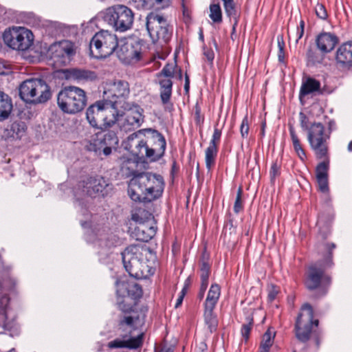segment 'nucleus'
<instances>
[{
	"label": "nucleus",
	"mask_w": 352,
	"mask_h": 352,
	"mask_svg": "<svg viewBox=\"0 0 352 352\" xmlns=\"http://www.w3.org/2000/svg\"><path fill=\"white\" fill-rule=\"evenodd\" d=\"M19 96L29 104H42L52 97L50 87L42 78H30L21 83L19 87Z\"/></svg>",
	"instance_id": "nucleus-7"
},
{
	"label": "nucleus",
	"mask_w": 352,
	"mask_h": 352,
	"mask_svg": "<svg viewBox=\"0 0 352 352\" xmlns=\"http://www.w3.org/2000/svg\"><path fill=\"white\" fill-rule=\"evenodd\" d=\"M304 34V30L302 29H298L296 30V42H298L303 36Z\"/></svg>",
	"instance_id": "nucleus-62"
},
{
	"label": "nucleus",
	"mask_w": 352,
	"mask_h": 352,
	"mask_svg": "<svg viewBox=\"0 0 352 352\" xmlns=\"http://www.w3.org/2000/svg\"><path fill=\"white\" fill-rule=\"evenodd\" d=\"M325 247L328 251L326 256L322 259L309 265L304 275L305 287L309 292H316V298L327 294L331 282V277L325 272L333 265L332 252L336 248V244L326 243Z\"/></svg>",
	"instance_id": "nucleus-3"
},
{
	"label": "nucleus",
	"mask_w": 352,
	"mask_h": 352,
	"mask_svg": "<svg viewBox=\"0 0 352 352\" xmlns=\"http://www.w3.org/2000/svg\"><path fill=\"white\" fill-rule=\"evenodd\" d=\"M228 17L234 20L232 30L234 31L239 23V13L234 0H221Z\"/></svg>",
	"instance_id": "nucleus-30"
},
{
	"label": "nucleus",
	"mask_w": 352,
	"mask_h": 352,
	"mask_svg": "<svg viewBox=\"0 0 352 352\" xmlns=\"http://www.w3.org/2000/svg\"><path fill=\"white\" fill-rule=\"evenodd\" d=\"M300 125L303 131H308L310 129L309 118L303 112L299 113Z\"/></svg>",
	"instance_id": "nucleus-48"
},
{
	"label": "nucleus",
	"mask_w": 352,
	"mask_h": 352,
	"mask_svg": "<svg viewBox=\"0 0 352 352\" xmlns=\"http://www.w3.org/2000/svg\"><path fill=\"white\" fill-rule=\"evenodd\" d=\"M315 12L316 16L322 20H325L328 17L327 10L324 6L322 3H318L315 7Z\"/></svg>",
	"instance_id": "nucleus-47"
},
{
	"label": "nucleus",
	"mask_w": 352,
	"mask_h": 352,
	"mask_svg": "<svg viewBox=\"0 0 352 352\" xmlns=\"http://www.w3.org/2000/svg\"><path fill=\"white\" fill-rule=\"evenodd\" d=\"M206 291V288L200 287L199 291V293H198V295H197V297H198V298L199 300H202L203 299Z\"/></svg>",
	"instance_id": "nucleus-61"
},
{
	"label": "nucleus",
	"mask_w": 352,
	"mask_h": 352,
	"mask_svg": "<svg viewBox=\"0 0 352 352\" xmlns=\"http://www.w3.org/2000/svg\"><path fill=\"white\" fill-rule=\"evenodd\" d=\"M190 285H191V278H190V277H188L184 282V287L188 289L189 287L190 286Z\"/></svg>",
	"instance_id": "nucleus-64"
},
{
	"label": "nucleus",
	"mask_w": 352,
	"mask_h": 352,
	"mask_svg": "<svg viewBox=\"0 0 352 352\" xmlns=\"http://www.w3.org/2000/svg\"><path fill=\"white\" fill-rule=\"evenodd\" d=\"M316 179L320 190L323 192H327L329 190L328 177H316Z\"/></svg>",
	"instance_id": "nucleus-51"
},
{
	"label": "nucleus",
	"mask_w": 352,
	"mask_h": 352,
	"mask_svg": "<svg viewBox=\"0 0 352 352\" xmlns=\"http://www.w3.org/2000/svg\"><path fill=\"white\" fill-rule=\"evenodd\" d=\"M65 73L68 79H72L78 82L93 81L97 79L96 72L87 69L72 68L67 69Z\"/></svg>",
	"instance_id": "nucleus-28"
},
{
	"label": "nucleus",
	"mask_w": 352,
	"mask_h": 352,
	"mask_svg": "<svg viewBox=\"0 0 352 352\" xmlns=\"http://www.w3.org/2000/svg\"><path fill=\"white\" fill-rule=\"evenodd\" d=\"M218 153V148L208 146L205 151L206 166L208 171H210L211 168L214 166L216 158Z\"/></svg>",
	"instance_id": "nucleus-34"
},
{
	"label": "nucleus",
	"mask_w": 352,
	"mask_h": 352,
	"mask_svg": "<svg viewBox=\"0 0 352 352\" xmlns=\"http://www.w3.org/2000/svg\"><path fill=\"white\" fill-rule=\"evenodd\" d=\"M121 124V129L125 131H132L140 127L144 122V110L138 104H131V109Z\"/></svg>",
	"instance_id": "nucleus-25"
},
{
	"label": "nucleus",
	"mask_w": 352,
	"mask_h": 352,
	"mask_svg": "<svg viewBox=\"0 0 352 352\" xmlns=\"http://www.w3.org/2000/svg\"><path fill=\"white\" fill-rule=\"evenodd\" d=\"M285 50H278V58L279 63L286 65V61L285 58Z\"/></svg>",
	"instance_id": "nucleus-57"
},
{
	"label": "nucleus",
	"mask_w": 352,
	"mask_h": 352,
	"mask_svg": "<svg viewBox=\"0 0 352 352\" xmlns=\"http://www.w3.org/2000/svg\"><path fill=\"white\" fill-rule=\"evenodd\" d=\"M79 187L85 195L92 198L105 197L113 190L112 184L100 175L86 177L80 182Z\"/></svg>",
	"instance_id": "nucleus-17"
},
{
	"label": "nucleus",
	"mask_w": 352,
	"mask_h": 352,
	"mask_svg": "<svg viewBox=\"0 0 352 352\" xmlns=\"http://www.w3.org/2000/svg\"><path fill=\"white\" fill-rule=\"evenodd\" d=\"M179 171V166L177 165V162L174 161L171 166V175L173 176L175 173Z\"/></svg>",
	"instance_id": "nucleus-59"
},
{
	"label": "nucleus",
	"mask_w": 352,
	"mask_h": 352,
	"mask_svg": "<svg viewBox=\"0 0 352 352\" xmlns=\"http://www.w3.org/2000/svg\"><path fill=\"white\" fill-rule=\"evenodd\" d=\"M243 188L240 186L236 192V197L234 204V212L239 214L243 210V204L242 201Z\"/></svg>",
	"instance_id": "nucleus-42"
},
{
	"label": "nucleus",
	"mask_w": 352,
	"mask_h": 352,
	"mask_svg": "<svg viewBox=\"0 0 352 352\" xmlns=\"http://www.w3.org/2000/svg\"><path fill=\"white\" fill-rule=\"evenodd\" d=\"M142 287L129 281H116V306L122 314L119 316L118 327L124 331L126 327H133L139 320L135 315L136 306L142 297Z\"/></svg>",
	"instance_id": "nucleus-1"
},
{
	"label": "nucleus",
	"mask_w": 352,
	"mask_h": 352,
	"mask_svg": "<svg viewBox=\"0 0 352 352\" xmlns=\"http://www.w3.org/2000/svg\"><path fill=\"white\" fill-rule=\"evenodd\" d=\"M145 133L144 129L139 130L129 135L122 142L124 148L135 157L136 164L145 160L151 161V157H153V151L149 150L147 142L140 138V135Z\"/></svg>",
	"instance_id": "nucleus-16"
},
{
	"label": "nucleus",
	"mask_w": 352,
	"mask_h": 352,
	"mask_svg": "<svg viewBox=\"0 0 352 352\" xmlns=\"http://www.w3.org/2000/svg\"><path fill=\"white\" fill-rule=\"evenodd\" d=\"M129 2L139 10L149 9L153 6L152 0H129Z\"/></svg>",
	"instance_id": "nucleus-44"
},
{
	"label": "nucleus",
	"mask_w": 352,
	"mask_h": 352,
	"mask_svg": "<svg viewBox=\"0 0 352 352\" xmlns=\"http://www.w3.org/2000/svg\"><path fill=\"white\" fill-rule=\"evenodd\" d=\"M7 320V314H4L3 309L0 311V328H6V322Z\"/></svg>",
	"instance_id": "nucleus-55"
},
{
	"label": "nucleus",
	"mask_w": 352,
	"mask_h": 352,
	"mask_svg": "<svg viewBox=\"0 0 352 352\" xmlns=\"http://www.w3.org/2000/svg\"><path fill=\"white\" fill-rule=\"evenodd\" d=\"M3 284L4 286L8 287L9 289H13L16 285V280L14 278L8 276L3 280Z\"/></svg>",
	"instance_id": "nucleus-53"
},
{
	"label": "nucleus",
	"mask_w": 352,
	"mask_h": 352,
	"mask_svg": "<svg viewBox=\"0 0 352 352\" xmlns=\"http://www.w3.org/2000/svg\"><path fill=\"white\" fill-rule=\"evenodd\" d=\"M200 277L209 278L210 274V265L209 263V256L204 252L201 258Z\"/></svg>",
	"instance_id": "nucleus-38"
},
{
	"label": "nucleus",
	"mask_w": 352,
	"mask_h": 352,
	"mask_svg": "<svg viewBox=\"0 0 352 352\" xmlns=\"http://www.w3.org/2000/svg\"><path fill=\"white\" fill-rule=\"evenodd\" d=\"M306 57L308 64L312 65L321 63L324 59V55L312 47L307 50Z\"/></svg>",
	"instance_id": "nucleus-36"
},
{
	"label": "nucleus",
	"mask_w": 352,
	"mask_h": 352,
	"mask_svg": "<svg viewBox=\"0 0 352 352\" xmlns=\"http://www.w3.org/2000/svg\"><path fill=\"white\" fill-rule=\"evenodd\" d=\"M319 320L314 319V311L309 303L302 305L295 324L294 333L297 340L302 343L307 342L313 338L316 349H319L322 337V332L318 328Z\"/></svg>",
	"instance_id": "nucleus-4"
},
{
	"label": "nucleus",
	"mask_w": 352,
	"mask_h": 352,
	"mask_svg": "<svg viewBox=\"0 0 352 352\" xmlns=\"http://www.w3.org/2000/svg\"><path fill=\"white\" fill-rule=\"evenodd\" d=\"M156 3L161 6L162 8H166L169 5V0H155Z\"/></svg>",
	"instance_id": "nucleus-60"
},
{
	"label": "nucleus",
	"mask_w": 352,
	"mask_h": 352,
	"mask_svg": "<svg viewBox=\"0 0 352 352\" xmlns=\"http://www.w3.org/2000/svg\"><path fill=\"white\" fill-rule=\"evenodd\" d=\"M10 298L6 295H2L0 296V311L3 309L4 314H7L6 309L9 304Z\"/></svg>",
	"instance_id": "nucleus-52"
},
{
	"label": "nucleus",
	"mask_w": 352,
	"mask_h": 352,
	"mask_svg": "<svg viewBox=\"0 0 352 352\" xmlns=\"http://www.w3.org/2000/svg\"><path fill=\"white\" fill-rule=\"evenodd\" d=\"M203 54L206 58L207 60L212 64L214 58V53L211 47H208L206 45L203 46Z\"/></svg>",
	"instance_id": "nucleus-50"
},
{
	"label": "nucleus",
	"mask_w": 352,
	"mask_h": 352,
	"mask_svg": "<svg viewBox=\"0 0 352 352\" xmlns=\"http://www.w3.org/2000/svg\"><path fill=\"white\" fill-rule=\"evenodd\" d=\"M3 40L7 46L13 50L25 51L33 45L34 35L26 28L13 26L4 31Z\"/></svg>",
	"instance_id": "nucleus-14"
},
{
	"label": "nucleus",
	"mask_w": 352,
	"mask_h": 352,
	"mask_svg": "<svg viewBox=\"0 0 352 352\" xmlns=\"http://www.w3.org/2000/svg\"><path fill=\"white\" fill-rule=\"evenodd\" d=\"M57 104L63 112L76 114L87 106V96L82 89L76 86H67L58 94Z\"/></svg>",
	"instance_id": "nucleus-6"
},
{
	"label": "nucleus",
	"mask_w": 352,
	"mask_h": 352,
	"mask_svg": "<svg viewBox=\"0 0 352 352\" xmlns=\"http://www.w3.org/2000/svg\"><path fill=\"white\" fill-rule=\"evenodd\" d=\"M148 250L144 245H131L122 253L124 267L130 276L135 279L145 277L144 271L146 266L144 260Z\"/></svg>",
	"instance_id": "nucleus-8"
},
{
	"label": "nucleus",
	"mask_w": 352,
	"mask_h": 352,
	"mask_svg": "<svg viewBox=\"0 0 352 352\" xmlns=\"http://www.w3.org/2000/svg\"><path fill=\"white\" fill-rule=\"evenodd\" d=\"M336 62L343 69L352 68V41L343 43L336 53Z\"/></svg>",
	"instance_id": "nucleus-26"
},
{
	"label": "nucleus",
	"mask_w": 352,
	"mask_h": 352,
	"mask_svg": "<svg viewBox=\"0 0 352 352\" xmlns=\"http://www.w3.org/2000/svg\"><path fill=\"white\" fill-rule=\"evenodd\" d=\"M329 160H324L318 164L316 168V177H328Z\"/></svg>",
	"instance_id": "nucleus-40"
},
{
	"label": "nucleus",
	"mask_w": 352,
	"mask_h": 352,
	"mask_svg": "<svg viewBox=\"0 0 352 352\" xmlns=\"http://www.w3.org/2000/svg\"><path fill=\"white\" fill-rule=\"evenodd\" d=\"M277 43H278V50H285V42H284L283 35L277 36Z\"/></svg>",
	"instance_id": "nucleus-56"
},
{
	"label": "nucleus",
	"mask_w": 352,
	"mask_h": 352,
	"mask_svg": "<svg viewBox=\"0 0 352 352\" xmlns=\"http://www.w3.org/2000/svg\"><path fill=\"white\" fill-rule=\"evenodd\" d=\"M289 133L292 140L294 151L301 160H305L307 158L305 151L302 148L300 141L296 133L294 128L292 126H289Z\"/></svg>",
	"instance_id": "nucleus-33"
},
{
	"label": "nucleus",
	"mask_w": 352,
	"mask_h": 352,
	"mask_svg": "<svg viewBox=\"0 0 352 352\" xmlns=\"http://www.w3.org/2000/svg\"><path fill=\"white\" fill-rule=\"evenodd\" d=\"M153 216L148 211L140 208L131 214V219L138 225L132 231L131 236L137 241H149L156 234Z\"/></svg>",
	"instance_id": "nucleus-12"
},
{
	"label": "nucleus",
	"mask_w": 352,
	"mask_h": 352,
	"mask_svg": "<svg viewBox=\"0 0 352 352\" xmlns=\"http://www.w3.org/2000/svg\"><path fill=\"white\" fill-rule=\"evenodd\" d=\"M183 300H184V297H182V296H179L177 299L175 307L178 308L179 306H181V305L182 304Z\"/></svg>",
	"instance_id": "nucleus-63"
},
{
	"label": "nucleus",
	"mask_w": 352,
	"mask_h": 352,
	"mask_svg": "<svg viewBox=\"0 0 352 352\" xmlns=\"http://www.w3.org/2000/svg\"><path fill=\"white\" fill-rule=\"evenodd\" d=\"M274 337L275 332L272 331L270 329H268L263 336V339L260 345V352L270 351V349L274 343Z\"/></svg>",
	"instance_id": "nucleus-35"
},
{
	"label": "nucleus",
	"mask_w": 352,
	"mask_h": 352,
	"mask_svg": "<svg viewBox=\"0 0 352 352\" xmlns=\"http://www.w3.org/2000/svg\"><path fill=\"white\" fill-rule=\"evenodd\" d=\"M129 334L122 336V338H116L108 343L110 349H138L142 347L144 342V333L142 332L136 337H130Z\"/></svg>",
	"instance_id": "nucleus-24"
},
{
	"label": "nucleus",
	"mask_w": 352,
	"mask_h": 352,
	"mask_svg": "<svg viewBox=\"0 0 352 352\" xmlns=\"http://www.w3.org/2000/svg\"><path fill=\"white\" fill-rule=\"evenodd\" d=\"M221 137V130L214 126V133L212 136V139L210 141L209 146L213 147H219L220 140Z\"/></svg>",
	"instance_id": "nucleus-45"
},
{
	"label": "nucleus",
	"mask_w": 352,
	"mask_h": 352,
	"mask_svg": "<svg viewBox=\"0 0 352 352\" xmlns=\"http://www.w3.org/2000/svg\"><path fill=\"white\" fill-rule=\"evenodd\" d=\"M102 131L96 133V138L92 143L93 149L96 153L100 154L102 152L105 156H108L113 149L116 150L119 140L113 131Z\"/></svg>",
	"instance_id": "nucleus-20"
},
{
	"label": "nucleus",
	"mask_w": 352,
	"mask_h": 352,
	"mask_svg": "<svg viewBox=\"0 0 352 352\" xmlns=\"http://www.w3.org/2000/svg\"><path fill=\"white\" fill-rule=\"evenodd\" d=\"M204 320L210 333L217 330L218 320L217 315L214 313V309L204 308Z\"/></svg>",
	"instance_id": "nucleus-32"
},
{
	"label": "nucleus",
	"mask_w": 352,
	"mask_h": 352,
	"mask_svg": "<svg viewBox=\"0 0 352 352\" xmlns=\"http://www.w3.org/2000/svg\"><path fill=\"white\" fill-rule=\"evenodd\" d=\"M221 295V288L218 284H212L208 291L204 308L214 309Z\"/></svg>",
	"instance_id": "nucleus-29"
},
{
	"label": "nucleus",
	"mask_w": 352,
	"mask_h": 352,
	"mask_svg": "<svg viewBox=\"0 0 352 352\" xmlns=\"http://www.w3.org/2000/svg\"><path fill=\"white\" fill-rule=\"evenodd\" d=\"M122 116L119 110L109 105L107 101L98 100L89 106L86 112V118L94 128L106 131L113 126Z\"/></svg>",
	"instance_id": "nucleus-5"
},
{
	"label": "nucleus",
	"mask_w": 352,
	"mask_h": 352,
	"mask_svg": "<svg viewBox=\"0 0 352 352\" xmlns=\"http://www.w3.org/2000/svg\"><path fill=\"white\" fill-rule=\"evenodd\" d=\"M329 139V135L325 133L324 126L321 122L311 123L307 131V140L318 159L327 157Z\"/></svg>",
	"instance_id": "nucleus-15"
},
{
	"label": "nucleus",
	"mask_w": 352,
	"mask_h": 352,
	"mask_svg": "<svg viewBox=\"0 0 352 352\" xmlns=\"http://www.w3.org/2000/svg\"><path fill=\"white\" fill-rule=\"evenodd\" d=\"M130 94L129 85L124 80H117L109 84L103 92V100L116 110H130L131 104L126 102Z\"/></svg>",
	"instance_id": "nucleus-11"
},
{
	"label": "nucleus",
	"mask_w": 352,
	"mask_h": 352,
	"mask_svg": "<svg viewBox=\"0 0 352 352\" xmlns=\"http://www.w3.org/2000/svg\"><path fill=\"white\" fill-rule=\"evenodd\" d=\"M146 28L153 43H168L173 36V26L162 14L151 12L146 18Z\"/></svg>",
	"instance_id": "nucleus-9"
},
{
	"label": "nucleus",
	"mask_w": 352,
	"mask_h": 352,
	"mask_svg": "<svg viewBox=\"0 0 352 352\" xmlns=\"http://www.w3.org/2000/svg\"><path fill=\"white\" fill-rule=\"evenodd\" d=\"M27 126L23 122H15L11 125L12 137L16 139H21L25 133Z\"/></svg>",
	"instance_id": "nucleus-39"
},
{
	"label": "nucleus",
	"mask_w": 352,
	"mask_h": 352,
	"mask_svg": "<svg viewBox=\"0 0 352 352\" xmlns=\"http://www.w3.org/2000/svg\"><path fill=\"white\" fill-rule=\"evenodd\" d=\"M128 184V194L134 201L152 202L162 196L165 182L162 175L151 172L132 170Z\"/></svg>",
	"instance_id": "nucleus-2"
},
{
	"label": "nucleus",
	"mask_w": 352,
	"mask_h": 352,
	"mask_svg": "<svg viewBox=\"0 0 352 352\" xmlns=\"http://www.w3.org/2000/svg\"><path fill=\"white\" fill-rule=\"evenodd\" d=\"M104 18L116 30L123 32L131 28L134 14L126 6L116 5L107 9Z\"/></svg>",
	"instance_id": "nucleus-13"
},
{
	"label": "nucleus",
	"mask_w": 352,
	"mask_h": 352,
	"mask_svg": "<svg viewBox=\"0 0 352 352\" xmlns=\"http://www.w3.org/2000/svg\"><path fill=\"white\" fill-rule=\"evenodd\" d=\"M144 131L150 134V136L147 137V138L152 143V147H149V150L153 151V157H151V161H157L164 154L166 147L165 138L155 129L149 128L144 129Z\"/></svg>",
	"instance_id": "nucleus-22"
},
{
	"label": "nucleus",
	"mask_w": 352,
	"mask_h": 352,
	"mask_svg": "<svg viewBox=\"0 0 352 352\" xmlns=\"http://www.w3.org/2000/svg\"><path fill=\"white\" fill-rule=\"evenodd\" d=\"M278 293V289L276 285H271L269 292H268V300L270 302H272L277 296Z\"/></svg>",
	"instance_id": "nucleus-54"
},
{
	"label": "nucleus",
	"mask_w": 352,
	"mask_h": 352,
	"mask_svg": "<svg viewBox=\"0 0 352 352\" xmlns=\"http://www.w3.org/2000/svg\"><path fill=\"white\" fill-rule=\"evenodd\" d=\"M210 19L215 23H221L223 21L222 11L219 3H212L210 5Z\"/></svg>",
	"instance_id": "nucleus-37"
},
{
	"label": "nucleus",
	"mask_w": 352,
	"mask_h": 352,
	"mask_svg": "<svg viewBox=\"0 0 352 352\" xmlns=\"http://www.w3.org/2000/svg\"><path fill=\"white\" fill-rule=\"evenodd\" d=\"M338 42L339 38L335 34L331 32H321L316 38L317 47L323 54L333 51Z\"/></svg>",
	"instance_id": "nucleus-27"
},
{
	"label": "nucleus",
	"mask_w": 352,
	"mask_h": 352,
	"mask_svg": "<svg viewBox=\"0 0 352 352\" xmlns=\"http://www.w3.org/2000/svg\"><path fill=\"white\" fill-rule=\"evenodd\" d=\"M247 320L248 322L247 324H243L241 329V335L245 340H248L250 337V333L254 323L253 316H248L247 318Z\"/></svg>",
	"instance_id": "nucleus-41"
},
{
	"label": "nucleus",
	"mask_w": 352,
	"mask_h": 352,
	"mask_svg": "<svg viewBox=\"0 0 352 352\" xmlns=\"http://www.w3.org/2000/svg\"><path fill=\"white\" fill-rule=\"evenodd\" d=\"M330 93L331 91L325 87H321V83L319 80L311 76H306L302 80L299 91V100L303 104L302 99L309 94L325 95Z\"/></svg>",
	"instance_id": "nucleus-23"
},
{
	"label": "nucleus",
	"mask_w": 352,
	"mask_h": 352,
	"mask_svg": "<svg viewBox=\"0 0 352 352\" xmlns=\"http://www.w3.org/2000/svg\"><path fill=\"white\" fill-rule=\"evenodd\" d=\"M249 129L248 116V114H246L240 126V133L243 138H248Z\"/></svg>",
	"instance_id": "nucleus-46"
},
{
	"label": "nucleus",
	"mask_w": 352,
	"mask_h": 352,
	"mask_svg": "<svg viewBox=\"0 0 352 352\" xmlns=\"http://www.w3.org/2000/svg\"><path fill=\"white\" fill-rule=\"evenodd\" d=\"M177 69L176 63H166L161 72L157 74L160 78V94L163 104L170 102L172 96L173 81L175 70Z\"/></svg>",
	"instance_id": "nucleus-18"
},
{
	"label": "nucleus",
	"mask_w": 352,
	"mask_h": 352,
	"mask_svg": "<svg viewBox=\"0 0 352 352\" xmlns=\"http://www.w3.org/2000/svg\"><path fill=\"white\" fill-rule=\"evenodd\" d=\"M47 53L54 64L61 66L66 65L70 62L72 57L75 54V51L72 43L64 40L52 44L48 48Z\"/></svg>",
	"instance_id": "nucleus-19"
},
{
	"label": "nucleus",
	"mask_w": 352,
	"mask_h": 352,
	"mask_svg": "<svg viewBox=\"0 0 352 352\" xmlns=\"http://www.w3.org/2000/svg\"><path fill=\"white\" fill-rule=\"evenodd\" d=\"M118 47L117 36L107 30L96 32L89 43L90 53L96 58H105L109 56Z\"/></svg>",
	"instance_id": "nucleus-10"
},
{
	"label": "nucleus",
	"mask_w": 352,
	"mask_h": 352,
	"mask_svg": "<svg viewBox=\"0 0 352 352\" xmlns=\"http://www.w3.org/2000/svg\"><path fill=\"white\" fill-rule=\"evenodd\" d=\"M280 170H281V164L280 162H278V160H275L272 164L270 170V179L272 182H274L276 177L280 176Z\"/></svg>",
	"instance_id": "nucleus-43"
},
{
	"label": "nucleus",
	"mask_w": 352,
	"mask_h": 352,
	"mask_svg": "<svg viewBox=\"0 0 352 352\" xmlns=\"http://www.w3.org/2000/svg\"><path fill=\"white\" fill-rule=\"evenodd\" d=\"M12 109V104L10 97L0 91V121L8 118Z\"/></svg>",
	"instance_id": "nucleus-31"
},
{
	"label": "nucleus",
	"mask_w": 352,
	"mask_h": 352,
	"mask_svg": "<svg viewBox=\"0 0 352 352\" xmlns=\"http://www.w3.org/2000/svg\"><path fill=\"white\" fill-rule=\"evenodd\" d=\"M118 58L126 64L135 63L141 60L142 52L138 44L135 46L132 43H124L116 49Z\"/></svg>",
	"instance_id": "nucleus-21"
},
{
	"label": "nucleus",
	"mask_w": 352,
	"mask_h": 352,
	"mask_svg": "<svg viewBox=\"0 0 352 352\" xmlns=\"http://www.w3.org/2000/svg\"><path fill=\"white\" fill-rule=\"evenodd\" d=\"M200 278H201L200 287L207 289L208 283H209V278H204V277H200Z\"/></svg>",
	"instance_id": "nucleus-58"
},
{
	"label": "nucleus",
	"mask_w": 352,
	"mask_h": 352,
	"mask_svg": "<svg viewBox=\"0 0 352 352\" xmlns=\"http://www.w3.org/2000/svg\"><path fill=\"white\" fill-rule=\"evenodd\" d=\"M195 121L197 125H201L204 122V117L201 114V107L198 104L195 106Z\"/></svg>",
	"instance_id": "nucleus-49"
}]
</instances>
